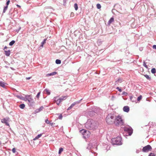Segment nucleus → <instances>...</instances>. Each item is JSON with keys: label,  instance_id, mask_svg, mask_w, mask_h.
I'll use <instances>...</instances> for the list:
<instances>
[{"label": "nucleus", "instance_id": "obj_55", "mask_svg": "<svg viewBox=\"0 0 156 156\" xmlns=\"http://www.w3.org/2000/svg\"><path fill=\"white\" fill-rule=\"evenodd\" d=\"M91 152H92V153H93V151H91Z\"/></svg>", "mask_w": 156, "mask_h": 156}, {"label": "nucleus", "instance_id": "obj_51", "mask_svg": "<svg viewBox=\"0 0 156 156\" xmlns=\"http://www.w3.org/2000/svg\"><path fill=\"white\" fill-rule=\"evenodd\" d=\"M139 49L140 51H142L143 50V49L142 48H140Z\"/></svg>", "mask_w": 156, "mask_h": 156}, {"label": "nucleus", "instance_id": "obj_11", "mask_svg": "<svg viewBox=\"0 0 156 156\" xmlns=\"http://www.w3.org/2000/svg\"><path fill=\"white\" fill-rule=\"evenodd\" d=\"M123 110L124 112H128L129 111V108L128 106H125L123 108Z\"/></svg>", "mask_w": 156, "mask_h": 156}, {"label": "nucleus", "instance_id": "obj_24", "mask_svg": "<svg viewBox=\"0 0 156 156\" xmlns=\"http://www.w3.org/2000/svg\"><path fill=\"white\" fill-rule=\"evenodd\" d=\"M74 7L76 10H77L78 9V6L76 3H75L74 5Z\"/></svg>", "mask_w": 156, "mask_h": 156}, {"label": "nucleus", "instance_id": "obj_39", "mask_svg": "<svg viewBox=\"0 0 156 156\" xmlns=\"http://www.w3.org/2000/svg\"><path fill=\"white\" fill-rule=\"evenodd\" d=\"M45 122L47 124H49L50 123L49 120L48 119H47L46 120H45Z\"/></svg>", "mask_w": 156, "mask_h": 156}, {"label": "nucleus", "instance_id": "obj_8", "mask_svg": "<svg viewBox=\"0 0 156 156\" xmlns=\"http://www.w3.org/2000/svg\"><path fill=\"white\" fill-rule=\"evenodd\" d=\"M28 97H29V96H26L25 101H27L30 103V105H32L34 103L33 100L31 98H27Z\"/></svg>", "mask_w": 156, "mask_h": 156}, {"label": "nucleus", "instance_id": "obj_7", "mask_svg": "<svg viewBox=\"0 0 156 156\" xmlns=\"http://www.w3.org/2000/svg\"><path fill=\"white\" fill-rule=\"evenodd\" d=\"M152 149V148L151 146L150 145H148L143 147L142 149V151L144 152H148L149 151H151Z\"/></svg>", "mask_w": 156, "mask_h": 156}, {"label": "nucleus", "instance_id": "obj_13", "mask_svg": "<svg viewBox=\"0 0 156 156\" xmlns=\"http://www.w3.org/2000/svg\"><path fill=\"white\" fill-rule=\"evenodd\" d=\"M5 55L7 56H9L10 54V50H8V51L5 50Z\"/></svg>", "mask_w": 156, "mask_h": 156}, {"label": "nucleus", "instance_id": "obj_47", "mask_svg": "<svg viewBox=\"0 0 156 156\" xmlns=\"http://www.w3.org/2000/svg\"><path fill=\"white\" fill-rule=\"evenodd\" d=\"M55 123H51V122H50L49 124L52 126L53 127V124H55Z\"/></svg>", "mask_w": 156, "mask_h": 156}, {"label": "nucleus", "instance_id": "obj_43", "mask_svg": "<svg viewBox=\"0 0 156 156\" xmlns=\"http://www.w3.org/2000/svg\"><path fill=\"white\" fill-rule=\"evenodd\" d=\"M16 97L19 98H20V99H21V98H22V97L21 96H20V95H17L16 96Z\"/></svg>", "mask_w": 156, "mask_h": 156}, {"label": "nucleus", "instance_id": "obj_31", "mask_svg": "<svg viewBox=\"0 0 156 156\" xmlns=\"http://www.w3.org/2000/svg\"><path fill=\"white\" fill-rule=\"evenodd\" d=\"M142 98V96L141 95H140L139 96L137 99V100L138 101H140Z\"/></svg>", "mask_w": 156, "mask_h": 156}, {"label": "nucleus", "instance_id": "obj_3", "mask_svg": "<svg viewBox=\"0 0 156 156\" xmlns=\"http://www.w3.org/2000/svg\"><path fill=\"white\" fill-rule=\"evenodd\" d=\"M121 138L120 137H117L112 139V144L113 145H121L122 144Z\"/></svg>", "mask_w": 156, "mask_h": 156}, {"label": "nucleus", "instance_id": "obj_21", "mask_svg": "<svg viewBox=\"0 0 156 156\" xmlns=\"http://www.w3.org/2000/svg\"><path fill=\"white\" fill-rule=\"evenodd\" d=\"M151 72L153 74L155 73H156V69L154 68H152L151 70Z\"/></svg>", "mask_w": 156, "mask_h": 156}, {"label": "nucleus", "instance_id": "obj_34", "mask_svg": "<svg viewBox=\"0 0 156 156\" xmlns=\"http://www.w3.org/2000/svg\"><path fill=\"white\" fill-rule=\"evenodd\" d=\"M127 94V93L126 92L124 91L122 92V95H126Z\"/></svg>", "mask_w": 156, "mask_h": 156}, {"label": "nucleus", "instance_id": "obj_53", "mask_svg": "<svg viewBox=\"0 0 156 156\" xmlns=\"http://www.w3.org/2000/svg\"><path fill=\"white\" fill-rule=\"evenodd\" d=\"M7 48V46H5L4 47V49H6V48Z\"/></svg>", "mask_w": 156, "mask_h": 156}, {"label": "nucleus", "instance_id": "obj_29", "mask_svg": "<svg viewBox=\"0 0 156 156\" xmlns=\"http://www.w3.org/2000/svg\"><path fill=\"white\" fill-rule=\"evenodd\" d=\"M89 114L90 116H93L94 115H95V113L91 111L90 112Z\"/></svg>", "mask_w": 156, "mask_h": 156}, {"label": "nucleus", "instance_id": "obj_17", "mask_svg": "<svg viewBox=\"0 0 156 156\" xmlns=\"http://www.w3.org/2000/svg\"><path fill=\"white\" fill-rule=\"evenodd\" d=\"M66 98L67 97L66 96H62V97H60L59 98V99H60V101L62 102V101L66 99Z\"/></svg>", "mask_w": 156, "mask_h": 156}, {"label": "nucleus", "instance_id": "obj_36", "mask_svg": "<svg viewBox=\"0 0 156 156\" xmlns=\"http://www.w3.org/2000/svg\"><path fill=\"white\" fill-rule=\"evenodd\" d=\"M143 66L145 67L146 68H147V66L146 64V63L145 62H143Z\"/></svg>", "mask_w": 156, "mask_h": 156}, {"label": "nucleus", "instance_id": "obj_45", "mask_svg": "<svg viewBox=\"0 0 156 156\" xmlns=\"http://www.w3.org/2000/svg\"><path fill=\"white\" fill-rule=\"evenodd\" d=\"M73 107V106H72V105H71V106L68 108L67 109V110H69L70 109Z\"/></svg>", "mask_w": 156, "mask_h": 156}, {"label": "nucleus", "instance_id": "obj_23", "mask_svg": "<svg viewBox=\"0 0 156 156\" xmlns=\"http://www.w3.org/2000/svg\"><path fill=\"white\" fill-rule=\"evenodd\" d=\"M19 106L21 108L23 109L25 107V105L23 104H21Z\"/></svg>", "mask_w": 156, "mask_h": 156}, {"label": "nucleus", "instance_id": "obj_2", "mask_svg": "<svg viewBox=\"0 0 156 156\" xmlns=\"http://www.w3.org/2000/svg\"><path fill=\"white\" fill-rule=\"evenodd\" d=\"M115 116L112 114H110L107 115L106 120L108 124H112L114 123Z\"/></svg>", "mask_w": 156, "mask_h": 156}, {"label": "nucleus", "instance_id": "obj_20", "mask_svg": "<svg viewBox=\"0 0 156 156\" xmlns=\"http://www.w3.org/2000/svg\"><path fill=\"white\" fill-rule=\"evenodd\" d=\"M144 76L148 80H150L151 79V77L149 76L147 74H145L144 75Z\"/></svg>", "mask_w": 156, "mask_h": 156}, {"label": "nucleus", "instance_id": "obj_1", "mask_svg": "<svg viewBox=\"0 0 156 156\" xmlns=\"http://www.w3.org/2000/svg\"><path fill=\"white\" fill-rule=\"evenodd\" d=\"M98 123L92 119H88L85 124V127L88 129L94 130L97 128Z\"/></svg>", "mask_w": 156, "mask_h": 156}, {"label": "nucleus", "instance_id": "obj_18", "mask_svg": "<svg viewBox=\"0 0 156 156\" xmlns=\"http://www.w3.org/2000/svg\"><path fill=\"white\" fill-rule=\"evenodd\" d=\"M47 39H44L43 41L41 43V46L43 47L44 44L46 43V41Z\"/></svg>", "mask_w": 156, "mask_h": 156}, {"label": "nucleus", "instance_id": "obj_52", "mask_svg": "<svg viewBox=\"0 0 156 156\" xmlns=\"http://www.w3.org/2000/svg\"><path fill=\"white\" fill-rule=\"evenodd\" d=\"M139 150H137L136 151V153H139Z\"/></svg>", "mask_w": 156, "mask_h": 156}, {"label": "nucleus", "instance_id": "obj_27", "mask_svg": "<svg viewBox=\"0 0 156 156\" xmlns=\"http://www.w3.org/2000/svg\"><path fill=\"white\" fill-rule=\"evenodd\" d=\"M15 43V41L14 40H12L9 43V45L10 46H12Z\"/></svg>", "mask_w": 156, "mask_h": 156}, {"label": "nucleus", "instance_id": "obj_9", "mask_svg": "<svg viewBox=\"0 0 156 156\" xmlns=\"http://www.w3.org/2000/svg\"><path fill=\"white\" fill-rule=\"evenodd\" d=\"M9 119V118H4L1 120V122L2 123H5L6 125L9 126V124L8 122Z\"/></svg>", "mask_w": 156, "mask_h": 156}, {"label": "nucleus", "instance_id": "obj_32", "mask_svg": "<svg viewBox=\"0 0 156 156\" xmlns=\"http://www.w3.org/2000/svg\"><path fill=\"white\" fill-rule=\"evenodd\" d=\"M97 8L98 9H100L101 7V5L100 4H97Z\"/></svg>", "mask_w": 156, "mask_h": 156}, {"label": "nucleus", "instance_id": "obj_15", "mask_svg": "<svg viewBox=\"0 0 156 156\" xmlns=\"http://www.w3.org/2000/svg\"><path fill=\"white\" fill-rule=\"evenodd\" d=\"M82 100V99H81L80 100L78 101L74 102L72 104V106H74L75 105H76V104H78L79 103H80V101Z\"/></svg>", "mask_w": 156, "mask_h": 156}, {"label": "nucleus", "instance_id": "obj_28", "mask_svg": "<svg viewBox=\"0 0 156 156\" xmlns=\"http://www.w3.org/2000/svg\"><path fill=\"white\" fill-rule=\"evenodd\" d=\"M45 92H46L47 94L48 95H50V92L47 89H45L44 90Z\"/></svg>", "mask_w": 156, "mask_h": 156}, {"label": "nucleus", "instance_id": "obj_46", "mask_svg": "<svg viewBox=\"0 0 156 156\" xmlns=\"http://www.w3.org/2000/svg\"><path fill=\"white\" fill-rule=\"evenodd\" d=\"M153 48H154V49H156V45H153Z\"/></svg>", "mask_w": 156, "mask_h": 156}, {"label": "nucleus", "instance_id": "obj_56", "mask_svg": "<svg viewBox=\"0 0 156 156\" xmlns=\"http://www.w3.org/2000/svg\"><path fill=\"white\" fill-rule=\"evenodd\" d=\"M97 155V154L95 156H96Z\"/></svg>", "mask_w": 156, "mask_h": 156}, {"label": "nucleus", "instance_id": "obj_14", "mask_svg": "<svg viewBox=\"0 0 156 156\" xmlns=\"http://www.w3.org/2000/svg\"><path fill=\"white\" fill-rule=\"evenodd\" d=\"M114 20V19L113 17H112L110 18V19L109 20L108 23V25H110V24L113 22Z\"/></svg>", "mask_w": 156, "mask_h": 156}, {"label": "nucleus", "instance_id": "obj_42", "mask_svg": "<svg viewBox=\"0 0 156 156\" xmlns=\"http://www.w3.org/2000/svg\"><path fill=\"white\" fill-rule=\"evenodd\" d=\"M10 2V1L9 0H8V1H7V2H6V6H8V5H9V3Z\"/></svg>", "mask_w": 156, "mask_h": 156}, {"label": "nucleus", "instance_id": "obj_30", "mask_svg": "<svg viewBox=\"0 0 156 156\" xmlns=\"http://www.w3.org/2000/svg\"><path fill=\"white\" fill-rule=\"evenodd\" d=\"M63 151V148H59V151H58V154H60L61 152Z\"/></svg>", "mask_w": 156, "mask_h": 156}, {"label": "nucleus", "instance_id": "obj_12", "mask_svg": "<svg viewBox=\"0 0 156 156\" xmlns=\"http://www.w3.org/2000/svg\"><path fill=\"white\" fill-rule=\"evenodd\" d=\"M57 73L56 72H54L51 73H48V74H47L46 75V76H52L55 75Z\"/></svg>", "mask_w": 156, "mask_h": 156}, {"label": "nucleus", "instance_id": "obj_35", "mask_svg": "<svg viewBox=\"0 0 156 156\" xmlns=\"http://www.w3.org/2000/svg\"><path fill=\"white\" fill-rule=\"evenodd\" d=\"M62 114H60L58 117V119H62Z\"/></svg>", "mask_w": 156, "mask_h": 156}, {"label": "nucleus", "instance_id": "obj_26", "mask_svg": "<svg viewBox=\"0 0 156 156\" xmlns=\"http://www.w3.org/2000/svg\"><path fill=\"white\" fill-rule=\"evenodd\" d=\"M55 63L57 64H60L61 63V61L59 59H56L55 61Z\"/></svg>", "mask_w": 156, "mask_h": 156}, {"label": "nucleus", "instance_id": "obj_19", "mask_svg": "<svg viewBox=\"0 0 156 156\" xmlns=\"http://www.w3.org/2000/svg\"><path fill=\"white\" fill-rule=\"evenodd\" d=\"M5 83L2 81H0V86L2 87H5Z\"/></svg>", "mask_w": 156, "mask_h": 156}, {"label": "nucleus", "instance_id": "obj_50", "mask_svg": "<svg viewBox=\"0 0 156 156\" xmlns=\"http://www.w3.org/2000/svg\"><path fill=\"white\" fill-rule=\"evenodd\" d=\"M90 146V144H89V146L87 147V148L88 149H90V147H89Z\"/></svg>", "mask_w": 156, "mask_h": 156}, {"label": "nucleus", "instance_id": "obj_10", "mask_svg": "<svg viewBox=\"0 0 156 156\" xmlns=\"http://www.w3.org/2000/svg\"><path fill=\"white\" fill-rule=\"evenodd\" d=\"M57 98L58 97H55L54 98V101L56 102V104L58 105H59L61 101H60V99H58Z\"/></svg>", "mask_w": 156, "mask_h": 156}, {"label": "nucleus", "instance_id": "obj_54", "mask_svg": "<svg viewBox=\"0 0 156 156\" xmlns=\"http://www.w3.org/2000/svg\"><path fill=\"white\" fill-rule=\"evenodd\" d=\"M17 6L18 7H20V5H17Z\"/></svg>", "mask_w": 156, "mask_h": 156}, {"label": "nucleus", "instance_id": "obj_49", "mask_svg": "<svg viewBox=\"0 0 156 156\" xmlns=\"http://www.w3.org/2000/svg\"><path fill=\"white\" fill-rule=\"evenodd\" d=\"M31 78V77H26V79L27 80H30V79Z\"/></svg>", "mask_w": 156, "mask_h": 156}, {"label": "nucleus", "instance_id": "obj_37", "mask_svg": "<svg viewBox=\"0 0 156 156\" xmlns=\"http://www.w3.org/2000/svg\"><path fill=\"white\" fill-rule=\"evenodd\" d=\"M116 89H117L120 92H121L122 91L121 89L119 87H117L116 88Z\"/></svg>", "mask_w": 156, "mask_h": 156}, {"label": "nucleus", "instance_id": "obj_6", "mask_svg": "<svg viewBox=\"0 0 156 156\" xmlns=\"http://www.w3.org/2000/svg\"><path fill=\"white\" fill-rule=\"evenodd\" d=\"M80 131L83 133V137L84 138H87L90 136V133L88 131H87L84 129H82Z\"/></svg>", "mask_w": 156, "mask_h": 156}, {"label": "nucleus", "instance_id": "obj_25", "mask_svg": "<svg viewBox=\"0 0 156 156\" xmlns=\"http://www.w3.org/2000/svg\"><path fill=\"white\" fill-rule=\"evenodd\" d=\"M8 7V6H5V7H4L3 10V13H5V12H6V10L7 9Z\"/></svg>", "mask_w": 156, "mask_h": 156}, {"label": "nucleus", "instance_id": "obj_38", "mask_svg": "<svg viewBox=\"0 0 156 156\" xmlns=\"http://www.w3.org/2000/svg\"><path fill=\"white\" fill-rule=\"evenodd\" d=\"M148 156H155L154 153H151L148 155Z\"/></svg>", "mask_w": 156, "mask_h": 156}, {"label": "nucleus", "instance_id": "obj_4", "mask_svg": "<svg viewBox=\"0 0 156 156\" xmlns=\"http://www.w3.org/2000/svg\"><path fill=\"white\" fill-rule=\"evenodd\" d=\"M114 123L116 126H121L123 125V122L121 117L120 116H118L116 117H115Z\"/></svg>", "mask_w": 156, "mask_h": 156}, {"label": "nucleus", "instance_id": "obj_22", "mask_svg": "<svg viewBox=\"0 0 156 156\" xmlns=\"http://www.w3.org/2000/svg\"><path fill=\"white\" fill-rule=\"evenodd\" d=\"M44 108L42 106H41V107H40L39 109L37 110H38V111H37V112H39L41 111V110H43V109Z\"/></svg>", "mask_w": 156, "mask_h": 156}, {"label": "nucleus", "instance_id": "obj_41", "mask_svg": "<svg viewBox=\"0 0 156 156\" xmlns=\"http://www.w3.org/2000/svg\"><path fill=\"white\" fill-rule=\"evenodd\" d=\"M12 151L13 153H15L16 152V149L15 148H13L12 150Z\"/></svg>", "mask_w": 156, "mask_h": 156}, {"label": "nucleus", "instance_id": "obj_5", "mask_svg": "<svg viewBox=\"0 0 156 156\" xmlns=\"http://www.w3.org/2000/svg\"><path fill=\"white\" fill-rule=\"evenodd\" d=\"M124 131L127 132L128 135L130 136L133 133V130L129 126L125 127L124 128Z\"/></svg>", "mask_w": 156, "mask_h": 156}, {"label": "nucleus", "instance_id": "obj_16", "mask_svg": "<svg viewBox=\"0 0 156 156\" xmlns=\"http://www.w3.org/2000/svg\"><path fill=\"white\" fill-rule=\"evenodd\" d=\"M42 135V134H38V135L36 136L34 138V140H36L38 139Z\"/></svg>", "mask_w": 156, "mask_h": 156}, {"label": "nucleus", "instance_id": "obj_48", "mask_svg": "<svg viewBox=\"0 0 156 156\" xmlns=\"http://www.w3.org/2000/svg\"><path fill=\"white\" fill-rule=\"evenodd\" d=\"M67 0H63L64 4H65Z\"/></svg>", "mask_w": 156, "mask_h": 156}, {"label": "nucleus", "instance_id": "obj_33", "mask_svg": "<svg viewBox=\"0 0 156 156\" xmlns=\"http://www.w3.org/2000/svg\"><path fill=\"white\" fill-rule=\"evenodd\" d=\"M122 82V80L121 79H119L116 81V83H117L118 82H119L120 83H121Z\"/></svg>", "mask_w": 156, "mask_h": 156}, {"label": "nucleus", "instance_id": "obj_44", "mask_svg": "<svg viewBox=\"0 0 156 156\" xmlns=\"http://www.w3.org/2000/svg\"><path fill=\"white\" fill-rule=\"evenodd\" d=\"M133 97L132 96H130V100L132 101H134L133 100Z\"/></svg>", "mask_w": 156, "mask_h": 156}, {"label": "nucleus", "instance_id": "obj_40", "mask_svg": "<svg viewBox=\"0 0 156 156\" xmlns=\"http://www.w3.org/2000/svg\"><path fill=\"white\" fill-rule=\"evenodd\" d=\"M40 92H38L37 94V95H36V97L37 98H38V97H39V96H40Z\"/></svg>", "mask_w": 156, "mask_h": 156}]
</instances>
